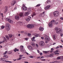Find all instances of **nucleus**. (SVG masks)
I'll list each match as a JSON object with an SVG mask.
<instances>
[{"mask_svg": "<svg viewBox=\"0 0 63 63\" xmlns=\"http://www.w3.org/2000/svg\"><path fill=\"white\" fill-rule=\"evenodd\" d=\"M58 22H56L55 20H53L51 22L49 23V26L50 27H52L53 24L57 25V24H58Z\"/></svg>", "mask_w": 63, "mask_h": 63, "instance_id": "obj_1", "label": "nucleus"}, {"mask_svg": "<svg viewBox=\"0 0 63 63\" xmlns=\"http://www.w3.org/2000/svg\"><path fill=\"white\" fill-rule=\"evenodd\" d=\"M55 30L57 33L60 34L61 33L62 30L60 29H58L57 27H56L55 28Z\"/></svg>", "mask_w": 63, "mask_h": 63, "instance_id": "obj_2", "label": "nucleus"}, {"mask_svg": "<svg viewBox=\"0 0 63 63\" xmlns=\"http://www.w3.org/2000/svg\"><path fill=\"white\" fill-rule=\"evenodd\" d=\"M27 27L29 28H35V26L33 24H29L27 25Z\"/></svg>", "mask_w": 63, "mask_h": 63, "instance_id": "obj_3", "label": "nucleus"}, {"mask_svg": "<svg viewBox=\"0 0 63 63\" xmlns=\"http://www.w3.org/2000/svg\"><path fill=\"white\" fill-rule=\"evenodd\" d=\"M44 37H45V38L44 39V40L46 41H50V38L49 37H48V36H47L46 35H44Z\"/></svg>", "mask_w": 63, "mask_h": 63, "instance_id": "obj_4", "label": "nucleus"}, {"mask_svg": "<svg viewBox=\"0 0 63 63\" xmlns=\"http://www.w3.org/2000/svg\"><path fill=\"white\" fill-rule=\"evenodd\" d=\"M53 14L54 16L56 17L57 16H59V12H58V11H55L53 13Z\"/></svg>", "mask_w": 63, "mask_h": 63, "instance_id": "obj_5", "label": "nucleus"}, {"mask_svg": "<svg viewBox=\"0 0 63 63\" xmlns=\"http://www.w3.org/2000/svg\"><path fill=\"white\" fill-rule=\"evenodd\" d=\"M39 45L41 47H43L45 46V42L43 41H40L39 43Z\"/></svg>", "mask_w": 63, "mask_h": 63, "instance_id": "obj_6", "label": "nucleus"}, {"mask_svg": "<svg viewBox=\"0 0 63 63\" xmlns=\"http://www.w3.org/2000/svg\"><path fill=\"white\" fill-rule=\"evenodd\" d=\"M16 3V2L15 0H13L11 2V5L12 6H14Z\"/></svg>", "mask_w": 63, "mask_h": 63, "instance_id": "obj_7", "label": "nucleus"}, {"mask_svg": "<svg viewBox=\"0 0 63 63\" xmlns=\"http://www.w3.org/2000/svg\"><path fill=\"white\" fill-rule=\"evenodd\" d=\"M31 17L28 16V18L26 19V20L27 21H30V20H31Z\"/></svg>", "mask_w": 63, "mask_h": 63, "instance_id": "obj_8", "label": "nucleus"}, {"mask_svg": "<svg viewBox=\"0 0 63 63\" xmlns=\"http://www.w3.org/2000/svg\"><path fill=\"white\" fill-rule=\"evenodd\" d=\"M33 36H35V38H37V37H40L41 36L39 34L37 33H34L33 34Z\"/></svg>", "mask_w": 63, "mask_h": 63, "instance_id": "obj_9", "label": "nucleus"}, {"mask_svg": "<svg viewBox=\"0 0 63 63\" xmlns=\"http://www.w3.org/2000/svg\"><path fill=\"white\" fill-rule=\"evenodd\" d=\"M61 59L63 61V56H60V57H57V59L58 60H59Z\"/></svg>", "mask_w": 63, "mask_h": 63, "instance_id": "obj_10", "label": "nucleus"}, {"mask_svg": "<svg viewBox=\"0 0 63 63\" xmlns=\"http://www.w3.org/2000/svg\"><path fill=\"white\" fill-rule=\"evenodd\" d=\"M45 12H43V13L40 14V16H41V17H44L45 15Z\"/></svg>", "mask_w": 63, "mask_h": 63, "instance_id": "obj_11", "label": "nucleus"}, {"mask_svg": "<svg viewBox=\"0 0 63 63\" xmlns=\"http://www.w3.org/2000/svg\"><path fill=\"white\" fill-rule=\"evenodd\" d=\"M27 47L28 49H31V50H32L33 49V48L32 47V46H29Z\"/></svg>", "mask_w": 63, "mask_h": 63, "instance_id": "obj_12", "label": "nucleus"}, {"mask_svg": "<svg viewBox=\"0 0 63 63\" xmlns=\"http://www.w3.org/2000/svg\"><path fill=\"white\" fill-rule=\"evenodd\" d=\"M49 7H50V5H48V6H47L46 7L45 9V10H47V9H48L49 8Z\"/></svg>", "mask_w": 63, "mask_h": 63, "instance_id": "obj_13", "label": "nucleus"}, {"mask_svg": "<svg viewBox=\"0 0 63 63\" xmlns=\"http://www.w3.org/2000/svg\"><path fill=\"white\" fill-rule=\"evenodd\" d=\"M5 29L6 30H7V31H9V30H10V27H6Z\"/></svg>", "mask_w": 63, "mask_h": 63, "instance_id": "obj_14", "label": "nucleus"}, {"mask_svg": "<svg viewBox=\"0 0 63 63\" xmlns=\"http://www.w3.org/2000/svg\"><path fill=\"white\" fill-rule=\"evenodd\" d=\"M39 30L41 31H42L44 30V28L43 27H40L39 28Z\"/></svg>", "mask_w": 63, "mask_h": 63, "instance_id": "obj_15", "label": "nucleus"}, {"mask_svg": "<svg viewBox=\"0 0 63 63\" xmlns=\"http://www.w3.org/2000/svg\"><path fill=\"white\" fill-rule=\"evenodd\" d=\"M27 7L25 6H23V9L24 11H26L27 10Z\"/></svg>", "mask_w": 63, "mask_h": 63, "instance_id": "obj_16", "label": "nucleus"}, {"mask_svg": "<svg viewBox=\"0 0 63 63\" xmlns=\"http://www.w3.org/2000/svg\"><path fill=\"white\" fill-rule=\"evenodd\" d=\"M49 52V51H43V52L44 53H45V54H47V53H48Z\"/></svg>", "mask_w": 63, "mask_h": 63, "instance_id": "obj_17", "label": "nucleus"}, {"mask_svg": "<svg viewBox=\"0 0 63 63\" xmlns=\"http://www.w3.org/2000/svg\"><path fill=\"white\" fill-rule=\"evenodd\" d=\"M4 41L3 42H7V40L6 39V38L5 37H3Z\"/></svg>", "mask_w": 63, "mask_h": 63, "instance_id": "obj_18", "label": "nucleus"}, {"mask_svg": "<svg viewBox=\"0 0 63 63\" xmlns=\"http://www.w3.org/2000/svg\"><path fill=\"white\" fill-rule=\"evenodd\" d=\"M20 50H21V51H22L23 50V46H20Z\"/></svg>", "mask_w": 63, "mask_h": 63, "instance_id": "obj_19", "label": "nucleus"}, {"mask_svg": "<svg viewBox=\"0 0 63 63\" xmlns=\"http://www.w3.org/2000/svg\"><path fill=\"white\" fill-rule=\"evenodd\" d=\"M6 27H10V24L8 23H7L6 24Z\"/></svg>", "mask_w": 63, "mask_h": 63, "instance_id": "obj_20", "label": "nucleus"}, {"mask_svg": "<svg viewBox=\"0 0 63 63\" xmlns=\"http://www.w3.org/2000/svg\"><path fill=\"white\" fill-rule=\"evenodd\" d=\"M29 15V13H28V12H26L24 13V15L25 16H28Z\"/></svg>", "mask_w": 63, "mask_h": 63, "instance_id": "obj_21", "label": "nucleus"}, {"mask_svg": "<svg viewBox=\"0 0 63 63\" xmlns=\"http://www.w3.org/2000/svg\"><path fill=\"white\" fill-rule=\"evenodd\" d=\"M15 18L16 19H19V17L18 16H15Z\"/></svg>", "mask_w": 63, "mask_h": 63, "instance_id": "obj_22", "label": "nucleus"}, {"mask_svg": "<svg viewBox=\"0 0 63 63\" xmlns=\"http://www.w3.org/2000/svg\"><path fill=\"white\" fill-rule=\"evenodd\" d=\"M19 50L18 49H17L16 48H15V49L14 50V51L15 52H16V51H18Z\"/></svg>", "mask_w": 63, "mask_h": 63, "instance_id": "obj_23", "label": "nucleus"}, {"mask_svg": "<svg viewBox=\"0 0 63 63\" xmlns=\"http://www.w3.org/2000/svg\"><path fill=\"white\" fill-rule=\"evenodd\" d=\"M32 45L33 47H34L35 46V43H34L33 42H32Z\"/></svg>", "mask_w": 63, "mask_h": 63, "instance_id": "obj_24", "label": "nucleus"}, {"mask_svg": "<svg viewBox=\"0 0 63 63\" xmlns=\"http://www.w3.org/2000/svg\"><path fill=\"white\" fill-rule=\"evenodd\" d=\"M8 22H10V23H13V21L12 20H10V19L9 20Z\"/></svg>", "mask_w": 63, "mask_h": 63, "instance_id": "obj_25", "label": "nucleus"}, {"mask_svg": "<svg viewBox=\"0 0 63 63\" xmlns=\"http://www.w3.org/2000/svg\"><path fill=\"white\" fill-rule=\"evenodd\" d=\"M36 14L35 13H33L32 16V17H33L34 16H36Z\"/></svg>", "mask_w": 63, "mask_h": 63, "instance_id": "obj_26", "label": "nucleus"}, {"mask_svg": "<svg viewBox=\"0 0 63 63\" xmlns=\"http://www.w3.org/2000/svg\"><path fill=\"white\" fill-rule=\"evenodd\" d=\"M35 39V36H33V37L32 38V41H35V40H34V39Z\"/></svg>", "mask_w": 63, "mask_h": 63, "instance_id": "obj_27", "label": "nucleus"}, {"mask_svg": "<svg viewBox=\"0 0 63 63\" xmlns=\"http://www.w3.org/2000/svg\"><path fill=\"white\" fill-rule=\"evenodd\" d=\"M4 28H5V26H2L0 28V30H1V29H3Z\"/></svg>", "mask_w": 63, "mask_h": 63, "instance_id": "obj_28", "label": "nucleus"}, {"mask_svg": "<svg viewBox=\"0 0 63 63\" xmlns=\"http://www.w3.org/2000/svg\"><path fill=\"white\" fill-rule=\"evenodd\" d=\"M23 14L22 13H21L20 14L19 16H20V17H22V16H23Z\"/></svg>", "mask_w": 63, "mask_h": 63, "instance_id": "obj_29", "label": "nucleus"}, {"mask_svg": "<svg viewBox=\"0 0 63 63\" xmlns=\"http://www.w3.org/2000/svg\"><path fill=\"white\" fill-rule=\"evenodd\" d=\"M5 11H6V12H7V11H8V7L6 6L5 7Z\"/></svg>", "mask_w": 63, "mask_h": 63, "instance_id": "obj_30", "label": "nucleus"}, {"mask_svg": "<svg viewBox=\"0 0 63 63\" xmlns=\"http://www.w3.org/2000/svg\"><path fill=\"white\" fill-rule=\"evenodd\" d=\"M3 57L5 58H8V56L6 55V56H3Z\"/></svg>", "mask_w": 63, "mask_h": 63, "instance_id": "obj_31", "label": "nucleus"}, {"mask_svg": "<svg viewBox=\"0 0 63 63\" xmlns=\"http://www.w3.org/2000/svg\"><path fill=\"white\" fill-rule=\"evenodd\" d=\"M51 51H49V52H52L53 51V48H51Z\"/></svg>", "mask_w": 63, "mask_h": 63, "instance_id": "obj_32", "label": "nucleus"}, {"mask_svg": "<svg viewBox=\"0 0 63 63\" xmlns=\"http://www.w3.org/2000/svg\"><path fill=\"white\" fill-rule=\"evenodd\" d=\"M53 38L54 40H55V35H54L53 36Z\"/></svg>", "mask_w": 63, "mask_h": 63, "instance_id": "obj_33", "label": "nucleus"}, {"mask_svg": "<svg viewBox=\"0 0 63 63\" xmlns=\"http://www.w3.org/2000/svg\"><path fill=\"white\" fill-rule=\"evenodd\" d=\"M59 52V50H56V51L54 52V53H57V52Z\"/></svg>", "mask_w": 63, "mask_h": 63, "instance_id": "obj_34", "label": "nucleus"}, {"mask_svg": "<svg viewBox=\"0 0 63 63\" xmlns=\"http://www.w3.org/2000/svg\"><path fill=\"white\" fill-rule=\"evenodd\" d=\"M1 60H2V61H4L5 62V61H6V60H7V59H1Z\"/></svg>", "mask_w": 63, "mask_h": 63, "instance_id": "obj_35", "label": "nucleus"}, {"mask_svg": "<svg viewBox=\"0 0 63 63\" xmlns=\"http://www.w3.org/2000/svg\"><path fill=\"white\" fill-rule=\"evenodd\" d=\"M7 52H8V51H5V52L3 53V54L4 55H5V54H7Z\"/></svg>", "mask_w": 63, "mask_h": 63, "instance_id": "obj_36", "label": "nucleus"}, {"mask_svg": "<svg viewBox=\"0 0 63 63\" xmlns=\"http://www.w3.org/2000/svg\"><path fill=\"white\" fill-rule=\"evenodd\" d=\"M9 36L10 38H11L13 36V35L12 34H10L9 35Z\"/></svg>", "mask_w": 63, "mask_h": 63, "instance_id": "obj_37", "label": "nucleus"}, {"mask_svg": "<svg viewBox=\"0 0 63 63\" xmlns=\"http://www.w3.org/2000/svg\"><path fill=\"white\" fill-rule=\"evenodd\" d=\"M28 35L29 36H31V34L30 33H28Z\"/></svg>", "mask_w": 63, "mask_h": 63, "instance_id": "obj_38", "label": "nucleus"}, {"mask_svg": "<svg viewBox=\"0 0 63 63\" xmlns=\"http://www.w3.org/2000/svg\"><path fill=\"white\" fill-rule=\"evenodd\" d=\"M5 37L7 40H9V38L8 37V36L7 35L5 36Z\"/></svg>", "mask_w": 63, "mask_h": 63, "instance_id": "obj_39", "label": "nucleus"}, {"mask_svg": "<svg viewBox=\"0 0 63 63\" xmlns=\"http://www.w3.org/2000/svg\"><path fill=\"white\" fill-rule=\"evenodd\" d=\"M12 52L11 51H9L8 52V53L9 54H12Z\"/></svg>", "mask_w": 63, "mask_h": 63, "instance_id": "obj_40", "label": "nucleus"}, {"mask_svg": "<svg viewBox=\"0 0 63 63\" xmlns=\"http://www.w3.org/2000/svg\"><path fill=\"white\" fill-rule=\"evenodd\" d=\"M9 20H10V19H9L8 18H6V19H5V20H6V21H9Z\"/></svg>", "mask_w": 63, "mask_h": 63, "instance_id": "obj_41", "label": "nucleus"}, {"mask_svg": "<svg viewBox=\"0 0 63 63\" xmlns=\"http://www.w3.org/2000/svg\"><path fill=\"white\" fill-rule=\"evenodd\" d=\"M49 57H52V56H53V55L52 54H50V55H49Z\"/></svg>", "mask_w": 63, "mask_h": 63, "instance_id": "obj_42", "label": "nucleus"}, {"mask_svg": "<svg viewBox=\"0 0 63 63\" xmlns=\"http://www.w3.org/2000/svg\"><path fill=\"white\" fill-rule=\"evenodd\" d=\"M41 4H38L36 6V7H39V6H40Z\"/></svg>", "mask_w": 63, "mask_h": 63, "instance_id": "obj_43", "label": "nucleus"}, {"mask_svg": "<svg viewBox=\"0 0 63 63\" xmlns=\"http://www.w3.org/2000/svg\"><path fill=\"white\" fill-rule=\"evenodd\" d=\"M23 56V55H19V57H22Z\"/></svg>", "mask_w": 63, "mask_h": 63, "instance_id": "obj_44", "label": "nucleus"}, {"mask_svg": "<svg viewBox=\"0 0 63 63\" xmlns=\"http://www.w3.org/2000/svg\"><path fill=\"white\" fill-rule=\"evenodd\" d=\"M29 57H30V58H33V56H29Z\"/></svg>", "mask_w": 63, "mask_h": 63, "instance_id": "obj_45", "label": "nucleus"}, {"mask_svg": "<svg viewBox=\"0 0 63 63\" xmlns=\"http://www.w3.org/2000/svg\"><path fill=\"white\" fill-rule=\"evenodd\" d=\"M36 47H38L39 46H38V45L37 44H36Z\"/></svg>", "mask_w": 63, "mask_h": 63, "instance_id": "obj_46", "label": "nucleus"}, {"mask_svg": "<svg viewBox=\"0 0 63 63\" xmlns=\"http://www.w3.org/2000/svg\"><path fill=\"white\" fill-rule=\"evenodd\" d=\"M59 47V46H57L56 47V49H58V48Z\"/></svg>", "mask_w": 63, "mask_h": 63, "instance_id": "obj_47", "label": "nucleus"}, {"mask_svg": "<svg viewBox=\"0 0 63 63\" xmlns=\"http://www.w3.org/2000/svg\"><path fill=\"white\" fill-rule=\"evenodd\" d=\"M7 62H9V63H12V61H7Z\"/></svg>", "mask_w": 63, "mask_h": 63, "instance_id": "obj_48", "label": "nucleus"}, {"mask_svg": "<svg viewBox=\"0 0 63 63\" xmlns=\"http://www.w3.org/2000/svg\"><path fill=\"white\" fill-rule=\"evenodd\" d=\"M17 9V7H15V8H14V10H16V9Z\"/></svg>", "mask_w": 63, "mask_h": 63, "instance_id": "obj_49", "label": "nucleus"}, {"mask_svg": "<svg viewBox=\"0 0 63 63\" xmlns=\"http://www.w3.org/2000/svg\"><path fill=\"white\" fill-rule=\"evenodd\" d=\"M62 20H63V17H61L60 18Z\"/></svg>", "mask_w": 63, "mask_h": 63, "instance_id": "obj_50", "label": "nucleus"}, {"mask_svg": "<svg viewBox=\"0 0 63 63\" xmlns=\"http://www.w3.org/2000/svg\"><path fill=\"white\" fill-rule=\"evenodd\" d=\"M3 13H1V14L0 15H1L2 16V17H3Z\"/></svg>", "mask_w": 63, "mask_h": 63, "instance_id": "obj_51", "label": "nucleus"}, {"mask_svg": "<svg viewBox=\"0 0 63 63\" xmlns=\"http://www.w3.org/2000/svg\"><path fill=\"white\" fill-rule=\"evenodd\" d=\"M46 57H49V55H46Z\"/></svg>", "mask_w": 63, "mask_h": 63, "instance_id": "obj_52", "label": "nucleus"}, {"mask_svg": "<svg viewBox=\"0 0 63 63\" xmlns=\"http://www.w3.org/2000/svg\"><path fill=\"white\" fill-rule=\"evenodd\" d=\"M20 32H21V33H23L24 32V31H21Z\"/></svg>", "mask_w": 63, "mask_h": 63, "instance_id": "obj_53", "label": "nucleus"}, {"mask_svg": "<svg viewBox=\"0 0 63 63\" xmlns=\"http://www.w3.org/2000/svg\"><path fill=\"white\" fill-rule=\"evenodd\" d=\"M40 55H42L43 54V53H40Z\"/></svg>", "mask_w": 63, "mask_h": 63, "instance_id": "obj_54", "label": "nucleus"}, {"mask_svg": "<svg viewBox=\"0 0 63 63\" xmlns=\"http://www.w3.org/2000/svg\"><path fill=\"white\" fill-rule=\"evenodd\" d=\"M25 40L26 41H27V40H28V39H27V38H26L25 39Z\"/></svg>", "mask_w": 63, "mask_h": 63, "instance_id": "obj_55", "label": "nucleus"}, {"mask_svg": "<svg viewBox=\"0 0 63 63\" xmlns=\"http://www.w3.org/2000/svg\"><path fill=\"white\" fill-rule=\"evenodd\" d=\"M24 63H29L28 62H26V61L24 62Z\"/></svg>", "mask_w": 63, "mask_h": 63, "instance_id": "obj_56", "label": "nucleus"}, {"mask_svg": "<svg viewBox=\"0 0 63 63\" xmlns=\"http://www.w3.org/2000/svg\"><path fill=\"white\" fill-rule=\"evenodd\" d=\"M37 51L38 53H40V51L39 50H37Z\"/></svg>", "mask_w": 63, "mask_h": 63, "instance_id": "obj_57", "label": "nucleus"}, {"mask_svg": "<svg viewBox=\"0 0 63 63\" xmlns=\"http://www.w3.org/2000/svg\"><path fill=\"white\" fill-rule=\"evenodd\" d=\"M55 54H59V53H55Z\"/></svg>", "mask_w": 63, "mask_h": 63, "instance_id": "obj_58", "label": "nucleus"}, {"mask_svg": "<svg viewBox=\"0 0 63 63\" xmlns=\"http://www.w3.org/2000/svg\"><path fill=\"white\" fill-rule=\"evenodd\" d=\"M41 39H44V37H41Z\"/></svg>", "mask_w": 63, "mask_h": 63, "instance_id": "obj_59", "label": "nucleus"}, {"mask_svg": "<svg viewBox=\"0 0 63 63\" xmlns=\"http://www.w3.org/2000/svg\"><path fill=\"white\" fill-rule=\"evenodd\" d=\"M26 54H27V55H28V54H29V53H27V52H26Z\"/></svg>", "mask_w": 63, "mask_h": 63, "instance_id": "obj_60", "label": "nucleus"}, {"mask_svg": "<svg viewBox=\"0 0 63 63\" xmlns=\"http://www.w3.org/2000/svg\"><path fill=\"white\" fill-rule=\"evenodd\" d=\"M50 2V1L49 0H48L47 1V3H48L49 2Z\"/></svg>", "mask_w": 63, "mask_h": 63, "instance_id": "obj_61", "label": "nucleus"}, {"mask_svg": "<svg viewBox=\"0 0 63 63\" xmlns=\"http://www.w3.org/2000/svg\"><path fill=\"white\" fill-rule=\"evenodd\" d=\"M61 36H63V34L62 33H61Z\"/></svg>", "mask_w": 63, "mask_h": 63, "instance_id": "obj_62", "label": "nucleus"}, {"mask_svg": "<svg viewBox=\"0 0 63 63\" xmlns=\"http://www.w3.org/2000/svg\"><path fill=\"white\" fill-rule=\"evenodd\" d=\"M18 36H20V34H18Z\"/></svg>", "mask_w": 63, "mask_h": 63, "instance_id": "obj_63", "label": "nucleus"}, {"mask_svg": "<svg viewBox=\"0 0 63 63\" xmlns=\"http://www.w3.org/2000/svg\"><path fill=\"white\" fill-rule=\"evenodd\" d=\"M47 43H48V41H46V44H47Z\"/></svg>", "mask_w": 63, "mask_h": 63, "instance_id": "obj_64", "label": "nucleus"}]
</instances>
